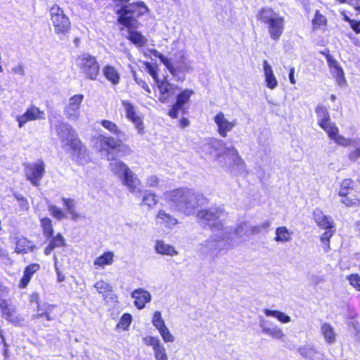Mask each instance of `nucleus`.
Masks as SVG:
<instances>
[{
    "label": "nucleus",
    "mask_w": 360,
    "mask_h": 360,
    "mask_svg": "<svg viewBox=\"0 0 360 360\" xmlns=\"http://www.w3.org/2000/svg\"><path fill=\"white\" fill-rule=\"evenodd\" d=\"M150 53L155 57L158 58L166 65L169 72L175 77L179 76V72H184L186 70V68L181 66L174 67L166 57L155 49H151Z\"/></svg>",
    "instance_id": "nucleus-23"
},
{
    "label": "nucleus",
    "mask_w": 360,
    "mask_h": 360,
    "mask_svg": "<svg viewBox=\"0 0 360 360\" xmlns=\"http://www.w3.org/2000/svg\"><path fill=\"white\" fill-rule=\"evenodd\" d=\"M154 352L156 360H168L165 348L162 344L161 345H156Z\"/></svg>",
    "instance_id": "nucleus-53"
},
{
    "label": "nucleus",
    "mask_w": 360,
    "mask_h": 360,
    "mask_svg": "<svg viewBox=\"0 0 360 360\" xmlns=\"http://www.w3.org/2000/svg\"><path fill=\"white\" fill-rule=\"evenodd\" d=\"M101 125L105 129L108 130L110 132L115 134L118 139L124 138V132L122 130H120L118 128V127L117 126V124H115L114 122H112L110 120H103L101 121Z\"/></svg>",
    "instance_id": "nucleus-42"
},
{
    "label": "nucleus",
    "mask_w": 360,
    "mask_h": 360,
    "mask_svg": "<svg viewBox=\"0 0 360 360\" xmlns=\"http://www.w3.org/2000/svg\"><path fill=\"white\" fill-rule=\"evenodd\" d=\"M157 203L158 199L155 193H151L149 191H144L141 202V206H147L150 209L154 207Z\"/></svg>",
    "instance_id": "nucleus-38"
},
{
    "label": "nucleus",
    "mask_w": 360,
    "mask_h": 360,
    "mask_svg": "<svg viewBox=\"0 0 360 360\" xmlns=\"http://www.w3.org/2000/svg\"><path fill=\"white\" fill-rule=\"evenodd\" d=\"M342 199L340 200V202L342 204H345L347 207H356L360 205V199L354 197V198H349L347 195L346 197H342Z\"/></svg>",
    "instance_id": "nucleus-54"
},
{
    "label": "nucleus",
    "mask_w": 360,
    "mask_h": 360,
    "mask_svg": "<svg viewBox=\"0 0 360 360\" xmlns=\"http://www.w3.org/2000/svg\"><path fill=\"white\" fill-rule=\"evenodd\" d=\"M132 317L129 314H124L119 323L117 325V328L127 330L131 323Z\"/></svg>",
    "instance_id": "nucleus-51"
},
{
    "label": "nucleus",
    "mask_w": 360,
    "mask_h": 360,
    "mask_svg": "<svg viewBox=\"0 0 360 360\" xmlns=\"http://www.w3.org/2000/svg\"><path fill=\"white\" fill-rule=\"evenodd\" d=\"M331 72L335 77L336 82L339 85H342L346 82L345 78V73L340 66L331 70Z\"/></svg>",
    "instance_id": "nucleus-50"
},
{
    "label": "nucleus",
    "mask_w": 360,
    "mask_h": 360,
    "mask_svg": "<svg viewBox=\"0 0 360 360\" xmlns=\"http://www.w3.org/2000/svg\"><path fill=\"white\" fill-rule=\"evenodd\" d=\"M214 121L217 126L219 134L224 138L226 137L227 134L237 125L236 120H228L222 112H219L214 116Z\"/></svg>",
    "instance_id": "nucleus-13"
},
{
    "label": "nucleus",
    "mask_w": 360,
    "mask_h": 360,
    "mask_svg": "<svg viewBox=\"0 0 360 360\" xmlns=\"http://www.w3.org/2000/svg\"><path fill=\"white\" fill-rule=\"evenodd\" d=\"M73 155L76 157V161L79 165H84L89 160V156L86 147L82 143L80 140L70 148Z\"/></svg>",
    "instance_id": "nucleus-22"
},
{
    "label": "nucleus",
    "mask_w": 360,
    "mask_h": 360,
    "mask_svg": "<svg viewBox=\"0 0 360 360\" xmlns=\"http://www.w3.org/2000/svg\"><path fill=\"white\" fill-rule=\"evenodd\" d=\"M4 318L15 325H18L21 322V319L16 315L15 312H11L4 316Z\"/></svg>",
    "instance_id": "nucleus-59"
},
{
    "label": "nucleus",
    "mask_w": 360,
    "mask_h": 360,
    "mask_svg": "<svg viewBox=\"0 0 360 360\" xmlns=\"http://www.w3.org/2000/svg\"><path fill=\"white\" fill-rule=\"evenodd\" d=\"M320 127L326 132L328 137L334 141L335 143L341 146H346L347 139L339 134V129L335 123L330 121L320 126Z\"/></svg>",
    "instance_id": "nucleus-16"
},
{
    "label": "nucleus",
    "mask_w": 360,
    "mask_h": 360,
    "mask_svg": "<svg viewBox=\"0 0 360 360\" xmlns=\"http://www.w3.org/2000/svg\"><path fill=\"white\" fill-rule=\"evenodd\" d=\"M321 333L327 344L333 345L336 342L337 334L334 328L330 323H323L321 324Z\"/></svg>",
    "instance_id": "nucleus-28"
},
{
    "label": "nucleus",
    "mask_w": 360,
    "mask_h": 360,
    "mask_svg": "<svg viewBox=\"0 0 360 360\" xmlns=\"http://www.w3.org/2000/svg\"><path fill=\"white\" fill-rule=\"evenodd\" d=\"M48 209L51 214L58 220H62L67 217L66 214L61 209L54 205H49L48 206Z\"/></svg>",
    "instance_id": "nucleus-48"
},
{
    "label": "nucleus",
    "mask_w": 360,
    "mask_h": 360,
    "mask_svg": "<svg viewBox=\"0 0 360 360\" xmlns=\"http://www.w3.org/2000/svg\"><path fill=\"white\" fill-rule=\"evenodd\" d=\"M48 240H49V243L44 249V254L46 255H49L56 248H61L66 245L65 240L60 233H57L56 236H52Z\"/></svg>",
    "instance_id": "nucleus-26"
},
{
    "label": "nucleus",
    "mask_w": 360,
    "mask_h": 360,
    "mask_svg": "<svg viewBox=\"0 0 360 360\" xmlns=\"http://www.w3.org/2000/svg\"><path fill=\"white\" fill-rule=\"evenodd\" d=\"M326 60L330 70L340 66L336 60L330 54L326 55Z\"/></svg>",
    "instance_id": "nucleus-63"
},
{
    "label": "nucleus",
    "mask_w": 360,
    "mask_h": 360,
    "mask_svg": "<svg viewBox=\"0 0 360 360\" xmlns=\"http://www.w3.org/2000/svg\"><path fill=\"white\" fill-rule=\"evenodd\" d=\"M40 268L38 264H32L27 266L23 273V276L20 281V286L21 288H25L29 283L32 276L37 272Z\"/></svg>",
    "instance_id": "nucleus-32"
},
{
    "label": "nucleus",
    "mask_w": 360,
    "mask_h": 360,
    "mask_svg": "<svg viewBox=\"0 0 360 360\" xmlns=\"http://www.w3.org/2000/svg\"><path fill=\"white\" fill-rule=\"evenodd\" d=\"M349 283L357 290L360 291V276L357 274H352L347 277Z\"/></svg>",
    "instance_id": "nucleus-56"
},
{
    "label": "nucleus",
    "mask_w": 360,
    "mask_h": 360,
    "mask_svg": "<svg viewBox=\"0 0 360 360\" xmlns=\"http://www.w3.org/2000/svg\"><path fill=\"white\" fill-rule=\"evenodd\" d=\"M165 198L171 206L186 215L194 213L200 205V195L189 188H179L165 193Z\"/></svg>",
    "instance_id": "nucleus-2"
},
{
    "label": "nucleus",
    "mask_w": 360,
    "mask_h": 360,
    "mask_svg": "<svg viewBox=\"0 0 360 360\" xmlns=\"http://www.w3.org/2000/svg\"><path fill=\"white\" fill-rule=\"evenodd\" d=\"M354 188V181L352 179H344L340 184L338 195L340 197H346Z\"/></svg>",
    "instance_id": "nucleus-36"
},
{
    "label": "nucleus",
    "mask_w": 360,
    "mask_h": 360,
    "mask_svg": "<svg viewBox=\"0 0 360 360\" xmlns=\"http://www.w3.org/2000/svg\"><path fill=\"white\" fill-rule=\"evenodd\" d=\"M162 338H163L164 341L166 342H174V338L169 332V329L166 326L165 328L161 329L159 330Z\"/></svg>",
    "instance_id": "nucleus-55"
},
{
    "label": "nucleus",
    "mask_w": 360,
    "mask_h": 360,
    "mask_svg": "<svg viewBox=\"0 0 360 360\" xmlns=\"http://www.w3.org/2000/svg\"><path fill=\"white\" fill-rule=\"evenodd\" d=\"M8 289L0 283V304L8 301Z\"/></svg>",
    "instance_id": "nucleus-60"
},
{
    "label": "nucleus",
    "mask_w": 360,
    "mask_h": 360,
    "mask_svg": "<svg viewBox=\"0 0 360 360\" xmlns=\"http://www.w3.org/2000/svg\"><path fill=\"white\" fill-rule=\"evenodd\" d=\"M45 163L42 160L24 165L25 178L34 186H39L45 174Z\"/></svg>",
    "instance_id": "nucleus-6"
},
{
    "label": "nucleus",
    "mask_w": 360,
    "mask_h": 360,
    "mask_svg": "<svg viewBox=\"0 0 360 360\" xmlns=\"http://www.w3.org/2000/svg\"><path fill=\"white\" fill-rule=\"evenodd\" d=\"M182 110V108L180 106H176V104H174L172 108L168 112V115L172 118H177L179 110Z\"/></svg>",
    "instance_id": "nucleus-64"
},
{
    "label": "nucleus",
    "mask_w": 360,
    "mask_h": 360,
    "mask_svg": "<svg viewBox=\"0 0 360 360\" xmlns=\"http://www.w3.org/2000/svg\"><path fill=\"white\" fill-rule=\"evenodd\" d=\"M62 200L63 202V205L65 207V209L68 212L75 210V204L73 199L63 198Z\"/></svg>",
    "instance_id": "nucleus-61"
},
{
    "label": "nucleus",
    "mask_w": 360,
    "mask_h": 360,
    "mask_svg": "<svg viewBox=\"0 0 360 360\" xmlns=\"http://www.w3.org/2000/svg\"><path fill=\"white\" fill-rule=\"evenodd\" d=\"M77 63L86 79L96 80L100 67L96 59L89 53H84L77 58Z\"/></svg>",
    "instance_id": "nucleus-5"
},
{
    "label": "nucleus",
    "mask_w": 360,
    "mask_h": 360,
    "mask_svg": "<svg viewBox=\"0 0 360 360\" xmlns=\"http://www.w3.org/2000/svg\"><path fill=\"white\" fill-rule=\"evenodd\" d=\"M70 24H55V32L58 34L65 35L70 29Z\"/></svg>",
    "instance_id": "nucleus-57"
},
{
    "label": "nucleus",
    "mask_w": 360,
    "mask_h": 360,
    "mask_svg": "<svg viewBox=\"0 0 360 360\" xmlns=\"http://www.w3.org/2000/svg\"><path fill=\"white\" fill-rule=\"evenodd\" d=\"M131 297L135 300L134 304L139 309H143L146 304L151 300L150 293L143 288L134 290L131 292Z\"/></svg>",
    "instance_id": "nucleus-19"
},
{
    "label": "nucleus",
    "mask_w": 360,
    "mask_h": 360,
    "mask_svg": "<svg viewBox=\"0 0 360 360\" xmlns=\"http://www.w3.org/2000/svg\"><path fill=\"white\" fill-rule=\"evenodd\" d=\"M257 19L262 22H283L284 19L271 8H263L257 15Z\"/></svg>",
    "instance_id": "nucleus-20"
},
{
    "label": "nucleus",
    "mask_w": 360,
    "mask_h": 360,
    "mask_svg": "<svg viewBox=\"0 0 360 360\" xmlns=\"http://www.w3.org/2000/svg\"><path fill=\"white\" fill-rule=\"evenodd\" d=\"M120 28L122 34L137 47H143L147 44V39L135 30L134 24H121Z\"/></svg>",
    "instance_id": "nucleus-12"
},
{
    "label": "nucleus",
    "mask_w": 360,
    "mask_h": 360,
    "mask_svg": "<svg viewBox=\"0 0 360 360\" xmlns=\"http://www.w3.org/2000/svg\"><path fill=\"white\" fill-rule=\"evenodd\" d=\"M114 257L115 255L112 252H105L94 260V264L102 268L107 265H111L114 262Z\"/></svg>",
    "instance_id": "nucleus-33"
},
{
    "label": "nucleus",
    "mask_w": 360,
    "mask_h": 360,
    "mask_svg": "<svg viewBox=\"0 0 360 360\" xmlns=\"http://www.w3.org/2000/svg\"><path fill=\"white\" fill-rule=\"evenodd\" d=\"M347 144L345 147L349 146H352L354 147L353 150H352L348 155L349 160L355 162L360 158V139H347Z\"/></svg>",
    "instance_id": "nucleus-29"
},
{
    "label": "nucleus",
    "mask_w": 360,
    "mask_h": 360,
    "mask_svg": "<svg viewBox=\"0 0 360 360\" xmlns=\"http://www.w3.org/2000/svg\"><path fill=\"white\" fill-rule=\"evenodd\" d=\"M31 250L30 241L25 238L16 239L15 251L20 254L27 253Z\"/></svg>",
    "instance_id": "nucleus-44"
},
{
    "label": "nucleus",
    "mask_w": 360,
    "mask_h": 360,
    "mask_svg": "<svg viewBox=\"0 0 360 360\" xmlns=\"http://www.w3.org/2000/svg\"><path fill=\"white\" fill-rule=\"evenodd\" d=\"M264 314L266 316L276 318L280 322L287 323L291 321V318L284 312L277 310L264 309Z\"/></svg>",
    "instance_id": "nucleus-43"
},
{
    "label": "nucleus",
    "mask_w": 360,
    "mask_h": 360,
    "mask_svg": "<svg viewBox=\"0 0 360 360\" xmlns=\"http://www.w3.org/2000/svg\"><path fill=\"white\" fill-rule=\"evenodd\" d=\"M146 69L148 70V72L149 73V75L157 82H158L159 80L158 79V72H157V70H156V68L154 67L153 65H151L150 63H146Z\"/></svg>",
    "instance_id": "nucleus-62"
},
{
    "label": "nucleus",
    "mask_w": 360,
    "mask_h": 360,
    "mask_svg": "<svg viewBox=\"0 0 360 360\" xmlns=\"http://www.w3.org/2000/svg\"><path fill=\"white\" fill-rule=\"evenodd\" d=\"M40 222L44 237L46 239L50 238L53 234L52 221L48 217H44L40 220Z\"/></svg>",
    "instance_id": "nucleus-45"
},
{
    "label": "nucleus",
    "mask_w": 360,
    "mask_h": 360,
    "mask_svg": "<svg viewBox=\"0 0 360 360\" xmlns=\"http://www.w3.org/2000/svg\"><path fill=\"white\" fill-rule=\"evenodd\" d=\"M193 94L194 91L193 90L188 89H184L176 96L175 104H176V106H180L183 108L184 105L189 101L191 96Z\"/></svg>",
    "instance_id": "nucleus-46"
},
{
    "label": "nucleus",
    "mask_w": 360,
    "mask_h": 360,
    "mask_svg": "<svg viewBox=\"0 0 360 360\" xmlns=\"http://www.w3.org/2000/svg\"><path fill=\"white\" fill-rule=\"evenodd\" d=\"M84 95L75 94L70 98L68 104L64 108V115L71 122H76L80 117V107Z\"/></svg>",
    "instance_id": "nucleus-10"
},
{
    "label": "nucleus",
    "mask_w": 360,
    "mask_h": 360,
    "mask_svg": "<svg viewBox=\"0 0 360 360\" xmlns=\"http://www.w3.org/2000/svg\"><path fill=\"white\" fill-rule=\"evenodd\" d=\"M203 150L211 155H214L216 160L233 175L245 172V162L237 149L233 146L226 147L223 141L214 138L209 139L203 146Z\"/></svg>",
    "instance_id": "nucleus-1"
},
{
    "label": "nucleus",
    "mask_w": 360,
    "mask_h": 360,
    "mask_svg": "<svg viewBox=\"0 0 360 360\" xmlns=\"http://www.w3.org/2000/svg\"><path fill=\"white\" fill-rule=\"evenodd\" d=\"M157 219L160 221V223L165 224L169 229H172L177 224V220L174 217L163 210L159 211Z\"/></svg>",
    "instance_id": "nucleus-39"
},
{
    "label": "nucleus",
    "mask_w": 360,
    "mask_h": 360,
    "mask_svg": "<svg viewBox=\"0 0 360 360\" xmlns=\"http://www.w3.org/2000/svg\"><path fill=\"white\" fill-rule=\"evenodd\" d=\"M197 217L202 226L208 227L212 231L224 232L225 221L227 217L226 212L219 207H212L207 210H201L198 212Z\"/></svg>",
    "instance_id": "nucleus-3"
},
{
    "label": "nucleus",
    "mask_w": 360,
    "mask_h": 360,
    "mask_svg": "<svg viewBox=\"0 0 360 360\" xmlns=\"http://www.w3.org/2000/svg\"><path fill=\"white\" fill-rule=\"evenodd\" d=\"M283 31V24H269V32L271 37L276 40L281 35Z\"/></svg>",
    "instance_id": "nucleus-47"
},
{
    "label": "nucleus",
    "mask_w": 360,
    "mask_h": 360,
    "mask_svg": "<svg viewBox=\"0 0 360 360\" xmlns=\"http://www.w3.org/2000/svg\"><path fill=\"white\" fill-rule=\"evenodd\" d=\"M160 89L161 96L160 101L162 103H166L167 98L174 94L176 86L167 82H157Z\"/></svg>",
    "instance_id": "nucleus-27"
},
{
    "label": "nucleus",
    "mask_w": 360,
    "mask_h": 360,
    "mask_svg": "<svg viewBox=\"0 0 360 360\" xmlns=\"http://www.w3.org/2000/svg\"><path fill=\"white\" fill-rule=\"evenodd\" d=\"M50 15L53 22H65L68 20L63 11L58 6L50 9Z\"/></svg>",
    "instance_id": "nucleus-40"
},
{
    "label": "nucleus",
    "mask_w": 360,
    "mask_h": 360,
    "mask_svg": "<svg viewBox=\"0 0 360 360\" xmlns=\"http://www.w3.org/2000/svg\"><path fill=\"white\" fill-rule=\"evenodd\" d=\"M155 250L158 254L168 256H174L179 254L174 246L166 244L162 240L156 242Z\"/></svg>",
    "instance_id": "nucleus-31"
},
{
    "label": "nucleus",
    "mask_w": 360,
    "mask_h": 360,
    "mask_svg": "<svg viewBox=\"0 0 360 360\" xmlns=\"http://www.w3.org/2000/svg\"><path fill=\"white\" fill-rule=\"evenodd\" d=\"M148 11L147 6L142 1L123 6L120 11H117L119 15L117 22H133Z\"/></svg>",
    "instance_id": "nucleus-4"
},
{
    "label": "nucleus",
    "mask_w": 360,
    "mask_h": 360,
    "mask_svg": "<svg viewBox=\"0 0 360 360\" xmlns=\"http://www.w3.org/2000/svg\"><path fill=\"white\" fill-rule=\"evenodd\" d=\"M292 233L285 227L280 226L276 229L275 240L277 242L286 243L291 240Z\"/></svg>",
    "instance_id": "nucleus-37"
},
{
    "label": "nucleus",
    "mask_w": 360,
    "mask_h": 360,
    "mask_svg": "<svg viewBox=\"0 0 360 360\" xmlns=\"http://www.w3.org/2000/svg\"><path fill=\"white\" fill-rule=\"evenodd\" d=\"M122 103L125 107L127 118L136 125L139 131L143 130V124L140 117L136 114L134 105L128 101H122Z\"/></svg>",
    "instance_id": "nucleus-21"
},
{
    "label": "nucleus",
    "mask_w": 360,
    "mask_h": 360,
    "mask_svg": "<svg viewBox=\"0 0 360 360\" xmlns=\"http://www.w3.org/2000/svg\"><path fill=\"white\" fill-rule=\"evenodd\" d=\"M98 139L101 145V152L106 153L107 158L108 150L112 153L114 155H117L120 152L124 153L131 152L129 147L123 144L120 139H116L112 136L100 135Z\"/></svg>",
    "instance_id": "nucleus-7"
},
{
    "label": "nucleus",
    "mask_w": 360,
    "mask_h": 360,
    "mask_svg": "<svg viewBox=\"0 0 360 360\" xmlns=\"http://www.w3.org/2000/svg\"><path fill=\"white\" fill-rule=\"evenodd\" d=\"M318 226L325 229H331L334 227L333 219L328 216L319 223Z\"/></svg>",
    "instance_id": "nucleus-58"
},
{
    "label": "nucleus",
    "mask_w": 360,
    "mask_h": 360,
    "mask_svg": "<svg viewBox=\"0 0 360 360\" xmlns=\"http://www.w3.org/2000/svg\"><path fill=\"white\" fill-rule=\"evenodd\" d=\"M263 69L266 86L270 89H274L278 86V82L267 60L263 61Z\"/></svg>",
    "instance_id": "nucleus-24"
},
{
    "label": "nucleus",
    "mask_w": 360,
    "mask_h": 360,
    "mask_svg": "<svg viewBox=\"0 0 360 360\" xmlns=\"http://www.w3.org/2000/svg\"><path fill=\"white\" fill-rule=\"evenodd\" d=\"M223 232H220V235H213L210 239L206 240L201 246L207 253L217 255L221 250H227L231 248L227 247V242L225 239H222Z\"/></svg>",
    "instance_id": "nucleus-11"
},
{
    "label": "nucleus",
    "mask_w": 360,
    "mask_h": 360,
    "mask_svg": "<svg viewBox=\"0 0 360 360\" xmlns=\"http://www.w3.org/2000/svg\"><path fill=\"white\" fill-rule=\"evenodd\" d=\"M54 307L55 305L48 304H38L37 312L33 316V319H39L45 318L48 321L53 320L50 314Z\"/></svg>",
    "instance_id": "nucleus-30"
},
{
    "label": "nucleus",
    "mask_w": 360,
    "mask_h": 360,
    "mask_svg": "<svg viewBox=\"0 0 360 360\" xmlns=\"http://www.w3.org/2000/svg\"><path fill=\"white\" fill-rule=\"evenodd\" d=\"M45 118V112L44 111L40 110L39 108L36 106H31L22 115L17 117V121L18 122V127L21 128L27 122L44 120Z\"/></svg>",
    "instance_id": "nucleus-14"
},
{
    "label": "nucleus",
    "mask_w": 360,
    "mask_h": 360,
    "mask_svg": "<svg viewBox=\"0 0 360 360\" xmlns=\"http://www.w3.org/2000/svg\"><path fill=\"white\" fill-rule=\"evenodd\" d=\"M0 309L2 312L3 317L11 312H16V307L11 304V301H6L0 304Z\"/></svg>",
    "instance_id": "nucleus-52"
},
{
    "label": "nucleus",
    "mask_w": 360,
    "mask_h": 360,
    "mask_svg": "<svg viewBox=\"0 0 360 360\" xmlns=\"http://www.w3.org/2000/svg\"><path fill=\"white\" fill-rule=\"evenodd\" d=\"M117 157V155H114L108 150L107 160L110 161V169L115 175L122 179L130 169L124 162L118 160Z\"/></svg>",
    "instance_id": "nucleus-15"
},
{
    "label": "nucleus",
    "mask_w": 360,
    "mask_h": 360,
    "mask_svg": "<svg viewBox=\"0 0 360 360\" xmlns=\"http://www.w3.org/2000/svg\"><path fill=\"white\" fill-rule=\"evenodd\" d=\"M103 72L105 78L113 84L116 85L120 82V75L112 66L106 65L104 67Z\"/></svg>",
    "instance_id": "nucleus-34"
},
{
    "label": "nucleus",
    "mask_w": 360,
    "mask_h": 360,
    "mask_svg": "<svg viewBox=\"0 0 360 360\" xmlns=\"http://www.w3.org/2000/svg\"><path fill=\"white\" fill-rule=\"evenodd\" d=\"M251 235L250 226L247 223H243L236 228L228 227L225 228L222 239H225L227 242L226 248H233L234 246V239L236 238H242L245 236Z\"/></svg>",
    "instance_id": "nucleus-9"
},
{
    "label": "nucleus",
    "mask_w": 360,
    "mask_h": 360,
    "mask_svg": "<svg viewBox=\"0 0 360 360\" xmlns=\"http://www.w3.org/2000/svg\"><path fill=\"white\" fill-rule=\"evenodd\" d=\"M316 113L317 115L318 124L319 127L331 121L326 107L323 105H318L316 108Z\"/></svg>",
    "instance_id": "nucleus-35"
},
{
    "label": "nucleus",
    "mask_w": 360,
    "mask_h": 360,
    "mask_svg": "<svg viewBox=\"0 0 360 360\" xmlns=\"http://www.w3.org/2000/svg\"><path fill=\"white\" fill-rule=\"evenodd\" d=\"M153 324L158 330L166 327L164 320L162 318L160 311H155L153 317Z\"/></svg>",
    "instance_id": "nucleus-49"
},
{
    "label": "nucleus",
    "mask_w": 360,
    "mask_h": 360,
    "mask_svg": "<svg viewBox=\"0 0 360 360\" xmlns=\"http://www.w3.org/2000/svg\"><path fill=\"white\" fill-rule=\"evenodd\" d=\"M50 15L53 22H65L68 20L63 11L58 6L50 9Z\"/></svg>",
    "instance_id": "nucleus-41"
},
{
    "label": "nucleus",
    "mask_w": 360,
    "mask_h": 360,
    "mask_svg": "<svg viewBox=\"0 0 360 360\" xmlns=\"http://www.w3.org/2000/svg\"><path fill=\"white\" fill-rule=\"evenodd\" d=\"M259 327L264 334H266L274 339L281 340L285 334L277 326H270V322L264 319H261L259 321Z\"/></svg>",
    "instance_id": "nucleus-17"
},
{
    "label": "nucleus",
    "mask_w": 360,
    "mask_h": 360,
    "mask_svg": "<svg viewBox=\"0 0 360 360\" xmlns=\"http://www.w3.org/2000/svg\"><path fill=\"white\" fill-rule=\"evenodd\" d=\"M56 131L61 143L64 146L71 148L79 141L75 129L68 122L63 121L58 122L56 124Z\"/></svg>",
    "instance_id": "nucleus-8"
},
{
    "label": "nucleus",
    "mask_w": 360,
    "mask_h": 360,
    "mask_svg": "<svg viewBox=\"0 0 360 360\" xmlns=\"http://www.w3.org/2000/svg\"><path fill=\"white\" fill-rule=\"evenodd\" d=\"M94 288L99 294L103 295L104 300L114 298L112 286L103 280H99L94 284Z\"/></svg>",
    "instance_id": "nucleus-25"
},
{
    "label": "nucleus",
    "mask_w": 360,
    "mask_h": 360,
    "mask_svg": "<svg viewBox=\"0 0 360 360\" xmlns=\"http://www.w3.org/2000/svg\"><path fill=\"white\" fill-rule=\"evenodd\" d=\"M121 179L122 184L127 187L130 192L134 193H141L139 188L141 181L131 169Z\"/></svg>",
    "instance_id": "nucleus-18"
}]
</instances>
